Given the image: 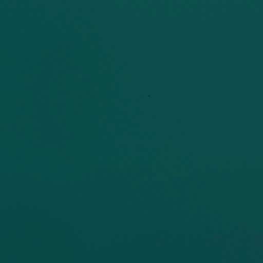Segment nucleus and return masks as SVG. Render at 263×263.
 Segmentation results:
<instances>
[{"label": "nucleus", "mask_w": 263, "mask_h": 263, "mask_svg": "<svg viewBox=\"0 0 263 263\" xmlns=\"http://www.w3.org/2000/svg\"><path fill=\"white\" fill-rule=\"evenodd\" d=\"M116 263H117V209H116Z\"/></svg>", "instance_id": "f257e3e1"}]
</instances>
